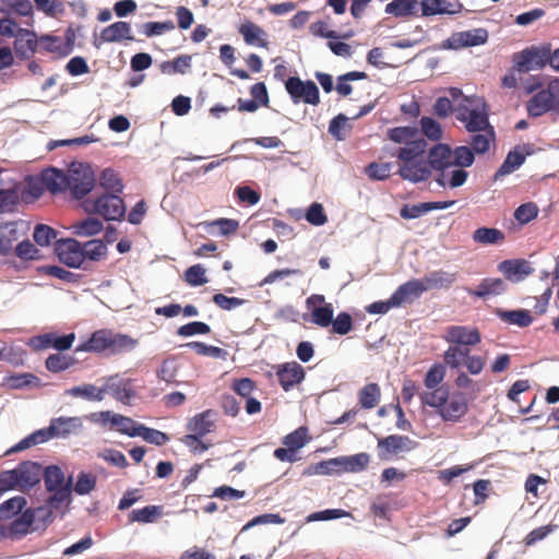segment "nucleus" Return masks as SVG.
<instances>
[{
  "label": "nucleus",
  "instance_id": "a19ab883",
  "mask_svg": "<svg viewBox=\"0 0 559 559\" xmlns=\"http://www.w3.org/2000/svg\"><path fill=\"white\" fill-rule=\"evenodd\" d=\"M427 141L424 138H413L405 143L402 152L399 154V158L405 163L423 162L421 155L427 148Z\"/></svg>",
  "mask_w": 559,
  "mask_h": 559
},
{
  "label": "nucleus",
  "instance_id": "5701e85b",
  "mask_svg": "<svg viewBox=\"0 0 559 559\" xmlns=\"http://www.w3.org/2000/svg\"><path fill=\"white\" fill-rule=\"evenodd\" d=\"M425 293L423 281L418 278H411L401 284L392 294V301L394 300L396 307L404 304H413L419 299Z\"/></svg>",
  "mask_w": 559,
  "mask_h": 559
},
{
  "label": "nucleus",
  "instance_id": "09e8293b",
  "mask_svg": "<svg viewBox=\"0 0 559 559\" xmlns=\"http://www.w3.org/2000/svg\"><path fill=\"white\" fill-rule=\"evenodd\" d=\"M469 353L471 348L450 345L442 354V364L445 365V369L459 370L464 365Z\"/></svg>",
  "mask_w": 559,
  "mask_h": 559
},
{
  "label": "nucleus",
  "instance_id": "c03bdc74",
  "mask_svg": "<svg viewBox=\"0 0 559 559\" xmlns=\"http://www.w3.org/2000/svg\"><path fill=\"white\" fill-rule=\"evenodd\" d=\"M81 248L85 261L98 262L107 255V245L103 239L93 238L91 240L81 241Z\"/></svg>",
  "mask_w": 559,
  "mask_h": 559
},
{
  "label": "nucleus",
  "instance_id": "79ce46f5",
  "mask_svg": "<svg viewBox=\"0 0 559 559\" xmlns=\"http://www.w3.org/2000/svg\"><path fill=\"white\" fill-rule=\"evenodd\" d=\"M178 347L189 348L191 350H194L198 355L212 357L221 360H226L229 356L226 349L214 345H209L201 341H191L185 344H180Z\"/></svg>",
  "mask_w": 559,
  "mask_h": 559
},
{
  "label": "nucleus",
  "instance_id": "72a5a7b5",
  "mask_svg": "<svg viewBox=\"0 0 559 559\" xmlns=\"http://www.w3.org/2000/svg\"><path fill=\"white\" fill-rule=\"evenodd\" d=\"M163 506L147 504L142 508L133 509L128 513L129 523L151 524L163 516Z\"/></svg>",
  "mask_w": 559,
  "mask_h": 559
},
{
  "label": "nucleus",
  "instance_id": "6e6d98bb",
  "mask_svg": "<svg viewBox=\"0 0 559 559\" xmlns=\"http://www.w3.org/2000/svg\"><path fill=\"white\" fill-rule=\"evenodd\" d=\"M348 121L349 118L345 114H337L329 121L328 133L335 141H345L347 138L346 131L352 130L353 128V126L348 123Z\"/></svg>",
  "mask_w": 559,
  "mask_h": 559
},
{
  "label": "nucleus",
  "instance_id": "58836bf2",
  "mask_svg": "<svg viewBox=\"0 0 559 559\" xmlns=\"http://www.w3.org/2000/svg\"><path fill=\"white\" fill-rule=\"evenodd\" d=\"M25 187L22 197L27 200L29 197L33 201L39 200L46 191L45 181L41 170L37 174H29L24 177Z\"/></svg>",
  "mask_w": 559,
  "mask_h": 559
},
{
  "label": "nucleus",
  "instance_id": "39448f33",
  "mask_svg": "<svg viewBox=\"0 0 559 559\" xmlns=\"http://www.w3.org/2000/svg\"><path fill=\"white\" fill-rule=\"evenodd\" d=\"M43 463L24 460L11 469L0 472V497L9 491L29 492L43 480Z\"/></svg>",
  "mask_w": 559,
  "mask_h": 559
},
{
  "label": "nucleus",
  "instance_id": "338daca9",
  "mask_svg": "<svg viewBox=\"0 0 559 559\" xmlns=\"http://www.w3.org/2000/svg\"><path fill=\"white\" fill-rule=\"evenodd\" d=\"M394 164L392 162H371L365 167V174L370 180L384 181L390 178Z\"/></svg>",
  "mask_w": 559,
  "mask_h": 559
},
{
  "label": "nucleus",
  "instance_id": "49530a36",
  "mask_svg": "<svg viewBox=\"0 0 559 559\" xmlns=\"http://www.w3.org/2000/svg\"><path fill=\"white\" fill-rule=\"evenodd\" d=\"M78 362V359L72 355L63 353L50 354L46 357L44 364L45 368L51 373L63 372Z\"/></svg>",
  "mask_w": 559,
  "mask_h": 559
},
{
  "label": "nucleus",
  "instance_id": "4468645a",
  "mask_svg": "<svg viewBox=\"0 0 559 559\" xmlns=\"http://www.w3.org/2000/svg\"><path fill=\"white\" fill-rule=\"evenodd\" d=\"M76 340L74 332L61 334L57 331L37 334L31 337L27 345L36 350L52 348L57 353H64L73 347Z\"/></svg>",
  "mask_w": 559,
  "mask_h": 559
},
{
  "label": "nucleus",
  "instance_id": "1a4fd4ad",
  "mask_svg": "<svg viewBox=\"0 0 559 559\" xmlns=\"http://www.w3.org/2000/svg\"><path fill=\"white\" fill-rule=\"evenodd\" d=\"M285 91L293 104L300 103L318 106L321 102L320 90L317 83L310 79L302 80L299 75H290L284 81Z\"/></svg>",
  "mask_w": 559,
  "mask_h": 559
},
{
  "label": "nucleus",
  "instance_id": "f8f14e48",
  "mask_svg": "<svg viewBox=\"0 0 559 559\" xmlns=\"http://www.w3.org/2000/svg\"><path fill=\"white\" fill-rule=\"evenodd\" d=\"M53 254L62 265L69 269H83L84 257L81 241L74 237L56 239L53 241Z\"/></svg>",
  "mask_w": 559,
  "mask_h": 559
},
{
  "label": "nucleus",
  "instance_id": "ea45409f",
  "mask_svg": "<svg viewBox=\"0 0 559 559\" xmlns=\"http://www.w3.org/2000/svg\"><path fill=\"white\" fill-rule=\"evenodd\" d=\"M333 316L334 308L329 302L310 310V313H304L301 318L304 321L311 322L320 328H328L333 323Z\"/></svg>",
  "mask_w": 559,
  "mask_h": 559
},
{
  "label": "nucleus",
  "instance_id": "a878e982",
  "mask_svg": "<svg viewBox=\"0 0 559 559\" xmlns=\"http://www.w3.org/2000/svg\"><path fill=\"white\" fill-rule=\"evenodd\" d=\"M495 316L501 320L502 322L509 325H515L519 328H527L530 326L534 318L528 309L518 308V309H503L496 308L493 310Z\"/></svg>",
  "mask_w": 559,
  "mask_h": 559
},
{
  "label": "nucleus",
  "instance_id": "2f4dec72",
  "mask_svg": "<svg viewBox=\"0 0 559 559\" xmlns=\"http://www.w3.org/2000/svg\"><path fill=\"white\" fill-rule=\"evenodd\" d=\"M69 229L76 237H94L104 230V223L94 214H88L85 218L72 224Z\"/></svg>",
  "mask_w": 559,
  "mask_h": 559
},
{
  "label": "nucleus",
  "instance_id": "cd10ccee",
  "mask_svg": "<svg viewBox=\"0 0 559 559\" xmlns=\"http://www.w3.org/2000/svg\"><path fill=\"white\" fill-rule=\"evenodd\" d=\"M395 174L403 180H407L412 183H419L430 178L431 168L424 165V162L405 163L399 167Z\"/></svg>",
  "mask_w": 559,
  "mask_h": 559
},
{
  "label": "nucleus",
  "instance_id": "774afa93",
  "mask_svg": "<svg viewBox=\"0 0 559 559\" xmlns=\"http://www.w3.org/2000/svg\"><path fill=\"white\" fill-rule=\"evenodd\" d=\"M183 281L191 287H200L209 283L206 277V269L201 264L197 263L183 272Z\"/></svg>",
  "mask_w": 559,
  "mask_h": 559
},
{
  "label": "nucleus",
  "instance_id": "20e7f679",
  "mask_svg": "<svg viewBox=\"0 0 559 559\" xmlns=\"http://www.w3.org/2000/svg\"><path fill=\"white\" fill-rule=\"evenodd\" d=\"M138 340L112 329H98L81 336L74 353H91L99 356H116L130 353L138 346Z\"/></svg>",
  "mask_w": 559,
  "mask_h": 559
},
{
  "label": "nucleus",
  "instance_id": "473e14b6",
  "mask_svg": "<svg viewBox=\"0 0 559 559\" xmlns=\"http://www.w3.org/2000/svg\"><path fill=\"white\" fill-rule=\"evenodd\" d=\"M419 0H391L384 7L385 14L396 19L418 16Z\"/></svg>",
  "mask_w": 559,
  "mask_h": 559
},
{
  "label": "nucleus",
  "instance_id": "c9c22d12",
  "mask_svg": "<svg viewBox=\"0 0 559 559\" xmlns=\"http://www.w3.org/2000/svg\"><path fill=\"white\" fill-rule=\"evenodd\" d=\"M41 475L46 491L59 490L68 484V477L58 464L43 465Z\"/></svg>",
  "mask_w": 559,
  "mask_h": 559
},
{
  "label": "nucleus",
  "instance_id": "a211bd4d",
  "mask_svg": "<svg viewBox=\"0 0 559 559\" xmlns=\"http://www.w3.org/2000/svg\"><path fill=\"white\" fill-rule=\"evenodd\" d=\"M274 369L284 392H289L306 379L305 368L294 360L277 364Z\"/></svg>",
  "mask_w": 559,
  "mask_h": 559
},
{
  "label": "nucleus",
  "instance_id": "de8ad7c7",
  "mask_svg": "<svg viewBox=\"0 0 559 559\" xmlns=\"http://www.w3.org/2000/svg\"><path fill=\"white\" fill-rule=\"evenodd\" d=\"M48 442V438L46 436L45 429H36L33 432L28 433L24 438H22L19 442L13 444L5 451V455H11L24 450H27L34 445L41 444Z\"/></svg>",
  "mask_w": 559,
  "mask_h": 559
},
{
  "label": "nucleus",
  "instance_id": "9b49d317",
  "mask_svg": "<svg viewBox=\"0 0 559 559\" xmlns=\"http://www.w3.org/2000/svg\"><path fill=\"white\" fill-rule=\"evenodd\" d=\"M370 459L371 456L367 452L325 459L326 476L361 473L368 468Z\"/></svg>",
  "mask_w": 559,
  "mask_h": 559
},
{
  "label": "nucleus",
  "instance_id": "13d9d810",
  "mask_svg": "<svg viewBox=\"0 0 559 559\" xmlns=\"http://www.w3.org/2000/svg\"><path fill=\"white\" fill-rule=\"evenodd\" d=\"M14 254L22 262L39 261L43 259L41 251L37 245L32 242L28 238H24L14 248Z\"/></svg>",
  "mask_w": 559,
  "mask_h": 559
},
{
  "label": "nucleus",
  "instance_id": "3c124183",
  "mask_svg": "<svg viewBox=\"0 0 559 559\" xmlns=\"http://www.w3.org/2000/svg\"><path fill=\"white\" fill-rule=\"evenodd\" d=\"M401 441L400 435H389L378 439L379 459L389 461L392 455L401 453Z\"/></svg>",
  "mask_w": 559,
  "mask_h": 559
},
{
  "label": "nucleus",
  "instance_id": "864d4df0",
  "mask_svg": "<svg viewBox=\"0 0 559 559\" xmlns=\"http://www.w3.org/2000/svg\"><path fill=\"white\" fill-rule=\"evenodd\" d=\"M420 133V129L416 124L399 126L386 130V138L393 143L405 144Z\"/></svg>",
  "mask_w": 559,
  "mask_h": 559
},
{
  "label": "nucleus",
  "instance_id": "e433bc0d",
  "mask_svg": "<svg viewBox=\"0 0 559 559\" xmlns=\"http://www.w3.org/2000/svg\"><path fill=\"white\" fill-rule=\"evenodd\" d=\"M21 203L20 186L16 181L0 189V214L14 213Z\"/></svg>",
  "mask_w": 559,
  "mask_h": 559
},
{
  "label": "nucleus",
  "instance_id": "37998d69",
  "mask_svg": "<svg viewBox=\"0 0 559 559\" xmlns=\"http://www.w3.org/2000/svg\"><path fill=\"white\" fill-rule=\"evenodd\" d=\"M36 271L38 273H43L46 275H50L60 281H63L69 284H79L81 283L83 275L80 273L71 272L60 265L57 264H46L37 266Z\"/></svg>",
  "mask_w": 559,
  "mask_h": 559
},
{
  "label": "nucleus",
  "instance_id": "4d7b16f0",
  "mask_svg": "<svg viewBox=\"0 0 559 559\" xmlns=\"http://www.w3.org/2000/svg\"><path fill=\"white\" fill-rule=\"evenodd\" d=\"M57 236L58 231L50 225L37 223L34 226L33 240L37 246L41 248H48L51 245L53 246V241L58 239Z\"/></svg>",
  "mask_w": 559,
  "mask_h": 559
},
{
  "label": "nucleus",
  "instance_id": "ddd939ff",
  "mask_svg": "<svg viewBox=\"0 0 559 559\" xmlns=\"http://www.w3.org/2000/svg\"><path fill=\"white\" fill-rule=\"evenodd\" d=\"M39 519L40 515L35 507L26 508L22 514L11 519L8 525L9 539L20 540L34 532L45 531Z\"/></svg>",
  "mask_w": 559,
  "mask_h": 559
},
{
  "label": "nucleus",
  "instance_id": "aec40b11",
  "mask_svg": "<svg viewBox=\"0 0 559 559\" xmlns=\"http://www.w3.org/2000/svg\"><path fill=\"white\" fill-rule=\"evenodd\" d=\"M444 340L453 346H463L469 348L481 341L480 332L477 328L466 325H451Z\"/></svg>",
  "mask_w": 559,
  "mask_h": 559
},
{
  "label": "nucleus",
  "instance_id": "c756f323",
  "mask_svg": "<svg viewBox=\"0 0 559 559\" xmlns=\"http://www.w3.org/2000/svg\"><path fill=\"white\" fill-rule=\"evenodd\" d=\"M238 32L241 34L245 43L249 46L265 48L269 45L266 32L261 26L249 20L239 26Z\"/></svg>",
  "mask_w": 559,
  "mask_h": 559
},
{
  "label": "nucleus",
  "instance_id": "f03ea898",
  "mask_svg": "<svg viewBox=\"0 0 559 559\" xmlns=\"http://www.w3.org/2000/svg\"><path fill=\"white\" fill-rule=\"evenodd\" d=\"M99 186L106 191L96 198L83 199L82 209L87 214L102 216L106 222L126 219L127 204L120 198L124 185L117 171L111 167L104 168L99 174Z\"/></svg>",
  "mask_w": 559,
  "mask_h": 559
},
{
  "label": "nucleus",
  "instance_id": "e2e57ef3",
  "mask_svg": "<svg viewBox=\"0 0 559 559\" xmlns=\"http://www.w3.org/2000/svg\"><path fill=\"white\" fill-rule=\"evenodd\" d=\"M97 485V477L95 474L86 471H80L76 475L75 483L73 481V492L78 496L90 495Z\"/></svg>",
  "mask_w": 559,
  "mask_h": 559
},
{
  "label": "nucleus",
  "instance_id": "4be33fe9",
  "mask_svg": "<svg viewBox=\"0 0 559 559\" xmlns=\"http://www.w3.org/2000/svg\"><path fill=\"white\" fill-rule=\"evenodd\" d=\"M468 412V401L466 394L462 391H454L451 400L439 411V416L443 421L457 423Z\"/></svg>",
  "mask_w": 559,
  "mask_h": 559
},
{
  "label": "nucleus",
  "instance_id": "2eb2a0df",
  "mask_svg": "<svg viewBox=\"0 0 559 559\" xmlns=\"http://www.w3.org/2000/svg\"><path fill=\"white\" fill-rule=\"evenodd\" d=\"M214 409H205L191 417L186 427L190 431L181 439L187 447H191L193 441L202 440L206 435L211 433L215 427V421L212 417L215 415Z\"/></svg>",
  "mask_w": 559,
  "mask_h": 559
},
{
  "label": "nucleus",
  "instance_id": "f257e3e1",
  "mask_svg": "<svg viewBox=\"0 0 559 559\" xmlns=\"http://www.w3.org/2000/svg\"><path fill=\"white\" fill-rule=\"evenodd\" d=\"M46 191L51 195L70 192L73 200L81 201L90 195L96 187V175L88 162L73 160L63 170L57 166L41 169Z\"/></svg>",
  "mask_w": 559,
  "mask_h": 559
},
{
  "label": "nucleus",
  "instance_id": "bb28decb",
  "mask_svg": "<svg viewBox=\"0 0 559 559\" xmlns=\"http://www.w3.org/2000/svg\"><path fill=\"white\" fill-rule=\"evenodd\" d=\"M123 40H135L131 34V24L129 22H114L100 32V43H121Z\"/></svg>",
  "mask_w": 559,
  "mask_h": 559
},
{
  "label": "nucleus",
  "instance_id": "6ab92c4d",
  "mask_svg": "<svg viewBox=\"0 0 559 559\" xmlns=\"http://www.w3.org/2000/svg\"><path fill=\"white\" fill-rule=\"evenodd\" d=\"M509 290L508 283L501 277H485L477 287H466L465 292L475 298L488 300L491 297L504 295Z\"/></svg>",
  "mask_w": 559,
  "mask_h": 559
},
{
  "label": "nucleus",
  "instance_id": "f3484780",
  "mask_svg": "<svg viewBox=\"0 0 559 559\" xmlns=\"http://www.w3.org/2000/svg\"><path fill=\"white\" fill-rule=\"evenodd\" d=\"M497 270L503 275V280L513 284L525 281L534 273L532 264L522 258L506 259L498 263Z\"/></svg>",
  "mask_w": 559,
  "mask_h": 559
},
{
  "label": "nucleus",
  "instance_id": "7c9ffc66",
  "mask_svg": "<svg viewBox=\"0 0 559 559\" xmlns=\"http://www.w3.org/2000/svg\"><path fill=\"white\" fill-rule=\"evenodd\" d=\"M524 164V156L521 154V152L518 151L515 146L511 147L507 153L503 162L493 174L492 180L498 181L501 178L513 174L514 171L520 169Z\"/></svg>",
  "mask_w": 559,
  "mask_h": 559
},
{
  "label": "nucleus",
  "instance_id": "6e6552de",
  "mask_svg": "<svg viewBox=\"0 0 559 559\" xmlns=\"http://www.w3.org/2000/svg\"><path fill=\"white\" fill-rule=\"evenodd\" d=\"M549 43L531 45L512 56V69L518 73H528L547 67Z\"/></svg>",
  "mask_w": 559,
  "mask_h": 559
},
{
  "label": "nucleus",
  "instance_id": "423d86ee",
  "mask_svg": "<svg viewBox=\"0 0 559 559\" xmlns=\"http://www.w3.org/2000/svg\"><path fill=\"white\" fill-rule=\"evenodd\" d=\"M50 495L44 500V503L35 507L40 515L41 526L47 528L55 520L57 512L61 519L70 512L73 502V475L68 477V484L59 490L48 491Z\"/></svg>",
  "mask_w": 559,
  "mask_h": 559
},
{
  "label": "nucleus",
  "instance_id": "0e129e2a",
  "mask_svg": "<svg viewBox=\"0 0 559 559\" xmlns=\"http://www.w3.org/2000/svg\"><path fill=\"white\" fill-rule=\"evenodd\" d=\"M452 151L453 167L468 168L475 163V151L468 144L457 145Z\"/></svg>",
  "mask_w": 559,
  "mask_h": 559
},
{
  "label": "nucleus",
  "instance_id": "dca6fc26",
  "mask_svg": "<svg viewBox=\"0 0 559 559\" xmlns=\"http://www.w3.org/2000/svg\"><path fill=\"white\" fill-rule=\"evenodd\" d=\"M83 428L82 418L78 416H59L49 420L44 427L48 441L51 439H67L71 435H78Z\"/></svg>",
  "mask_w": 559,
  "mask_h": 559
},
{
  "label": "nucleus",
  "instance_id": "7ed1b4c3",
  "mask_svg": "<svg viewBox=\"0 0 559 559\" xmlns=\"http://www.w3.org/2000/svg\"><path fill=\"white\" fill-rule=\"evenodd\" d=\"M468 106L472 104L466 99L457 106L456 120L462 122L465 130L471 133L468 145L475 151V154L485 155L497 142V133L490 122L489 108L486 102H481L475 108Z\"/></svg>",
  "mask_w": 559,
  "mask_h": 559
},
{
  "label": "nucleus",
  "instance_id": "4c0bfd02",
  "mask_svg": "<svg viewBox=\"0 0 559 559\" xmlns=\"http://www.w3.org/2000/svg\"><path fill=\"white\" fill-rule=\"evenodd\" d=\"M504 233L496 227L481 226L474 230L472 239L481 246H496L503 242Z\"/></svg>",
  "mask_w": 559,
  "mask_h": 559
},
{
  "label": "nucleus",
  "instance_id": "8fccbe9b",
  "mask_svg": "<svg viewBox=\"0 0 559 559\" xmlns=\"http://www.w3.org/2000/svg\"><path fill=\"white\" fill-rule=\"evenodd\" d=\"M381 399V389L378 383L369 382L358 391V404L364 409H371Z\"/></svg>",
  "mask_w": 559,
  "mask_h": 559
},
{
  "label": "nucleus",
  "instance_id": "603ef678",
  "mask_svg": "<svg viewBox=\"0 0 559 559\" xmlns=\"http://www.w3.org/2000/svg\"><path fill=\"white\" fill-rule=\"evenodd\" d=\"M192 66V56L178 55L173 60L163 61L159 64L162 73L165 74H186Z\"/></svg>",
  "mask_w": 559,
  "mask_h": 559
},
{
  "label": "nucleus",
  "instance_id": "680f3d73",
  "mask_svg": "<svg viewBox=\"0 0 559 559\" xmlns=\"http://www.w3.org/2000/svg\"><path fill=\"white\" fill-rule=\"evenodd\" d=\"M420 132H423L426 138L436 143L441 142L440 140L443 136V129L441 123L433 117L423 116L419 119Z\"/></svg>",
  "mask_w": 559,
  "mask_h": 559
},
{
  "label": "nucleus",
  "instance_id": "9d476101",
  "mask_svg": "<svg viewBox=\"0 0 559 559\" xmlns=\"http://www.w3.org/2000/svg\"><path fill=\"white\" fill-rule=\"evenodd\" d=\"M489 33L486 28L478 27L468 31L454 32L450 37L444 39L441 44L433 45L427 48V50H461L464 48H471L476 46L485 45L488 41ZM423 50V52H425Z\"/></svg>",
  "mask_w": 559,
  "mask_h": 559
},
{
  "label": "nucleus",
  "instance_id": "b1692460",
  "mask_svg": "<svg viewBox=\"0 0 559 559\" xmlns=\"http://www.w3.org/2000/svg\"><path fill=\"white\" fill-rule=\"evenodd\" d=\"M0 13L26 17V26H34V5L31 0H0Z\"/></svg>",
  "mask_w": 559,
  "mask_h": 559
},
{
  "label": "nucleus",
  "instance_id": "412c9836",
  "mask_svg": "<svg viewBox=\"0 0 559 559\" xmlns=\"http://www.w3.org/2000/svg\"><path fill=\"white\" fill-rule=\"evenodd\" d=\"M452 147L450 144L444 142L435 143L428 151V168L436 174L449 170L453 167L452 163Z\"/></svg>",
  "mask_w": 559,
  "mask_h": 559
},
{
  "label": "nucleus",
  "instance_id": "393cba45",
  "mask_svg": "<svg viewBox=\"0 0 559 559\" xmlns=\"http://www.w3.org/2000/svg\"><path fill=\"white\" fill-rule=\"evenodd\" d=\"M132 379L120 378L118 373L109 376L110 395L118 402L130 405L136 392L132 386Z\"/></svg>",
  "mask_w": 559,
  "mask_h": 559
},
{
  "label": "nucleus",
  "instance_id": "0eeeda50",
  "mask_svg": "<svg viewBox=\"0 0 559 559\" xmlns=\"http://www.w3.org/2000/svg\"><path fill=\"white\" fill-rule=\"evenodd\" d=\"M530 118H539L545 114L559 115V78L551 81L548 86L536 92L526 103Z\"/></svg>",
  "mask_w": 559,
  "mask_h": 559
},
{
  "label": "nucleus",
  "instance_id": "c85d7f7f",
  "mask_svg": "<svg viewBox=\"0 0 559 559\" xmlns=\"http://www.w3.org/2000/svg\"><path fill=\"white\" fill-rule=\"evenodd\" d=\"M469 176L466 168L454 167L452 170L435 175L436 183L443 189H456L465 185Z\"/></svg>",
  "mask_w": 559,
  "mask_h": 559
},
{
  "label": "nucleus",
  "instance_id": "f704fd0d",
  "mask_svg": "<svg viewBox=\"0 0 559 559\" xmlns=\"http://www.w3.org/2000/svg\"><path fill=\"white\" fill-rule=\"evenodd\" d=\"M425 287V293L431 289L449 288L455 281V274L445 272L443 270L431 271L425 274L421 278Z\"/></svg>",
  "mask_w": 559,
  "mask_h": 559
},
{
  "label": "nucleus",
  "instance_id": "5fc2aeb1",
  "mask_svg": "<svg viewBox=\"0 0 559 559\" xmlns=\"http://www.w3.org/2000/svg\"><path fill=\"white\" fill-rule=\"evenodd\" d=\"M310 441L309 429L307 426H299L292 432L287 433L283 439L282 443L293 451L298 452L300 449L306 447Z\"/></svg>",
  "mask_w": 559,
  "mask_h": 559
},
{
  "label": "nucleus",
  "instance_id": "69168bd1",
  "mask_svg": "<svg viewBox=\"0 0 559 559\" xmlns=\"http://www.w3.org/2000/svg\"><path fill=\"white\" fill-rule=\"evenodd\" d=\"M539 214V207L535 202H525L519 205L513 212V218L520 226L530 224L536 219Z\"/></svg>",
  "mask_w": 559,
  "mask_h": 559
},
{
  "label": "nucleus",
  "instance_id": "052dcab7",
  "mask_svg": "<svg viewBox=\"0 0 559 559\" xmlns=\"http://www.w3.org/2000/svg\"><path fill=\"white\" fill-rule=\"evenodd\" d=\"M178 373V366L176 365V357L170 356L163 360L159 368L156 370V377L164 381L166 384L179 385L182 382L176 379Z\"/></svg>",
  "mask_w": 559,
  "mask_h": 559
},
{
  "label": "nucleus",
  "instance_id": "a18cd8bd",
  "mask_svg": "<svg viewBox=\"0 0 559 559\" xmlns=\"http://www.w3.org/2000/svg\"><path fill=\"white\" fill-rule=\"evenodd\" d=\"M27 507L24 496H14L0 503V520H11L22 514Z\"/></svg>",
  "mask_w": 559,
  "mask_h": 559
},
{
  "label": "nucleus",
  "instance_id": "bf43d9fd",
  "mask_svg": "<svg viewBox=\"0 0 559 559\" xmlns=\"http://www.w3.org/2000/svg\"><path fill=\"white\" fill-rule=\"evenodd\" d=\"M75 39L76 31L73 24H70L64 31L63 43L59 44L58 46H47L46 51L56 52L60 58L68 57L74 50Z\"/></svg>",
  "mask_w": 559,
  "mask_h": 559
}]
</instances>
